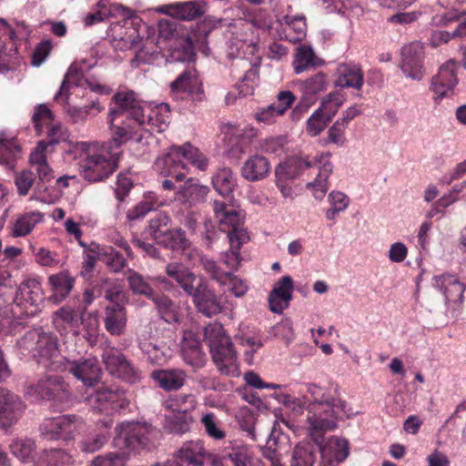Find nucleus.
<instances>
[{
  "label": "nucleus",
  "instance_id": "nucleus-57",
  "mask_svg": "<svg viewBox=\"0 0 466 466\" xmlns=\"http://www.w3.org/2000/svg\"><path fill=\"white\" fill-rule=\"evenodd\" d=\"M327 87L325 75L318 73L314 76L307 79L303 84V91L305 96H314L323 92Z\"/></svg>",
  "mask_w": 466,
  "mask_h": 466
},
{
  "label": "nucleus",
  "instance_id": "nucleus-33",
  "mask_svg": "<svg viewBox=\"0 0 466 466\" xmlns=\"http://www.w3.org/2000/svg\"><path fill=\"white\" fill-rule=\"evenodd\" d=\"M455 70L456 63L452 59L439 67V99L453 95V88L458 83Z\"/></svg>",
  "mask_w": 466,
  "mask_h": 466
},
{
  "label": "nucleus",
  "instance_id": "nucleus-27",
  "mask_svg": "<svg viewBox=\"0 0 466 466\" xmlns=\"http://www.w3.org/2000/svg\"><path fill=\"white\" fill-rule=\"evenodd\" d=\"M48 283L53 291L48 299L55 304H59L72 291L75 285V278L70 276L67 271H61L57 274L50 275Z\"/></svg>",
  "mask_w": 466,
  "mask_h": 466
},
{
  "label": "nucleus",
  "instance_id": "nucleus-54",
  "mask_svg": "<svg viewBox=\"0 0 466 466\" xmlns=\"http://www.w3.org/2000/svg\"><path fill=\"white\" fill-rule=\"evenodd\" d=\"M82 69L79 68L78 66L72 64L65 75L61 86L58 92L55 95L54 99L59 102L63 96H67L71 83L77 85V81L82 76Z\"/></svg>",
  "mask_w": 466,
  "mask_h": 466
},
{
  "label": "nucleus",
  "instance_id": "nucleus-42",
  "mask_svg": "<svg viewBox=\"0 0 466 466\" xmlns=\"http://www.w3.org/2000/svg\"><path fill=\"white\" fill-rule=\"evenodd\" d=\"M72 462V456L62 449L44 450L39 455L36 466H65Z\"/></svg>",
  "mask_w": 466,
  "mask_h": 466
},
{
  "label": "nucleus",
  "instance_id": "nucleus-44",
  "mask_svg": "<svg viewBox=\"0 0 466 466\" xmlns=\"http://www.w3.org/2000/svg\"><path fill=\"white\" fill-rule=\"evenodd\" d=\"M42 219L43 215L40 212H29L22 215L15 223L12 235L15 238L28 235Z\"/></svg>",
  "mask_w": 466,
  "mask_h": 466
},
{
  "label": "nucleus",
  "instance_id": "nucleus-12",
  "mask_svg": "<svg viewBox=\"0 0 466 466\" xmlns=\"http://www.w3.org/2000/svg\"><path fill=\"white\" fill-rule=\"evenodd\" d=\"M35 392L46 400H53L61 407H67L72 402V394L68 385L60 376L50 375L38 380Z\"/></svg>",
  "mask_w": 466,
  "mask_h": 466
},
{
  "label": "nucleus",
  "instance_id": "nucleus-6",
  "mask_svg": "<svg viewBox=\"0 0 466 466\" xmlns=\"http://www.w3.org/2000/svg\"><path fill=\"white\" fill-rule=\"evenodd\" d=\"M204 339L218 371L226 376H238L239 370L236 351L223 326L217 322L207 325L204 328Z\"/></svg>",
  "mask_w": 466,
  "mask_h": 466
},
{
  "label": "nucleus",
  "instance_id": "nucleus-61",
  "mask_svg": "<svg viewBox=\"0 0 466 466\" xmlns=\"http://www.w3.org/2000/svg\"><path fill=\"white\" fill-rule=\"evenodd\" d=\"M263 456L268 459L272 466H280V448L275 438H269L262 451Z\"/></svg>",
  "mask_w": 466,
  "mask_h": 466
},
{
  "label": "nucleus",
  "instance_id": "nucleus-2",
  "mask_svg": "<svg viewBox=\"0 0 466 466\" xmlns=\"http://www.w3.org/2000/svg\"><path fill=\"white\" fill-rule=\"evenodd\" d=\"M171 120L170 106L160 103L151 107L140 100L134 91H120L114 94L107 114V124L116 129H126L127 142L136 139L141 143L145 134L162 133L167 129Z\"/></svg>",
  "mask_w": 466,
  "mask_h": 466
},
{
  "label": "nucleus",
  "instance_id": "nucleus-1",
  "mask_svg": "<svg viewBox=\"0 0 466 466\" xmlns=\"http://www.w3.org/2000/svg\"><path fill=\"white\" fill-rule=\"evenodd\" d=\"M304 388L301 398L279 394L277 399L295 415H301L306 410L308 435L319 441L323 433L338 427L339 420L350 416L347 402L342 400L337 384L306 383Z\"/></svg>",
  "mask_w": 466,
  "mask_h": 466
},
{
  "label": "nucleus",
  "instance_id": "nucleus-45",
  "mask_svg": "<svg viewBox=\"0 0 466 466\" xmlns=\"http://www.w3.org/2000/svg\"><path fill=\"white\" fill-rule=\"evenodd\" d=\"M63 441L73 440L85 428V420L76 414L61 415Z\"/></svg>",
  "mask_w": 466,
  "mask_h": 466
},
{
  "label": "nucleus",
  "instance_id": "nucleus-38",
  "mask_svg": "<svg viewBox=\"0 0 466 466\" xmlns=\"http://www.w3.org/2000/svg\"><path fill=\"white\" fill-rule=\"evenodd\" d=\"M212 185L222 197H231L237 187V178L230 168L223 167L213 176Z\"/></svg>",
  "mask_w": 466,
  "mask_h": 466
},
{
  "label": "nucleus",
  "instance_id": "nucleus-51",
  "mask_svg": "<svg viewBox=\"0 0 466 466\" xmlns=\"http://www.w3.org/2000/svg\"><path fill=\"white\" fill-rule=\"evenodd\" d=\"M169 431L175 434H183L189 431L193 422L191 413L185 411H173L167 419Z\"/></svg>",
  "mask_w": 466,
  "mask_h": 466
},
{
  "label": "nucleus",
  "instance_id": "nucleus-24",
  "mask_svg": "<svg viewBox=\"0 0 466 466\" xmlns=\"http://www.w3.org/2000/svg\"><path fill=\"white\" fill-rule=\"evenodd\" d=\"M150 378L165 391H177L185 385L187 375L181 369H159L153 370Z\"/></svg>",
  "mask_w": 466,
  "mask_h": 466
},
{
  "label": "nucleus",
  "instance_id": "nucleus-39",
  "mask_svg": "<svg viewBox=\"0 0 466 466\" xmlns=\"http://www.w3.org/2000/svg\"><path fill=\"white\" fill-rule=\"evenodd\" d=\"M57 338L52 333H39L34 348V355L48 360L57 356Z\"/></svg>",
  "mask_w": 466,
  "mask_h": 466
},
{
  "label": "nucleus",
  "instance_id": "nucleus-7",
  "mask_svg": "<svg viewBox=\"0 0 466 466\" xmlns=\"http://www.w3.org/2000/svg\"><path fill=\"white\" fill-rule=\"evenodd\" d=\"M183 159H187L200 170H206L208 165V158L189 143L171 147L163 157L157 159L155 165L164 177H172L176 181L181 182L187 174Z\"/></svg>",
  "mask_w": 466,
  "mask_h": 466
},
{
  "label": "nucleus",
  "instance_id": "nucleus-55",
  "mask_svg": "<svg viewBox=\"0 0 466 466\" xmlns=\"http://www.w3.org/2000/svg\"><path fill=\"white\" fill-rule=\"evenodd\" d=\"M199 262L204 270L218 282L221 284H226L228 277H230V272H224L219 268L217 265L216 261L212 258H208L206 255H201L199 258Z\"/></svg>",
  "mask_w": 466,
  "mask_h": 466
},
{
  "label": "nucleus",
  "instance_id": "nucleus-14",
  "mask_svg": "<svg viewBox=\"0 0 466 466\" xmlns=\"http://www.w3.org/2000/svg\"><path fill=\"white\" fill-rule=\"evenodd\" d=\"M323 433L319 441L312 439L316 443L318 453L320 454V466H337L344 461L350 453L349 442L345 439L330 437L324 441Z\"/></svg>",
  "mask_w": 466,
  "mask_h": 466
},
{
  "label": "nucleus",
  "instance_id": "nucleus-50",
  "mask_svg": "<svg viewBox=\"0 0 466 466\" xmlns=\"http://www.w3.org/2000/svg\"><path fill=\"white\" fill-rule=\"evenodd\" d=\"M109 435L105 431H94L87 434L80 443L83 452L93 453L99 451L108 441Z\"/></svg>",
  "mask_w": 466,
  "mask_h": 466
},
{
  "label": "nucleus",
  "instance_id": "nucleus-26",
  "mask_svg": "<svg viewBox=\"0 0 466 466\" xmlns=\"http://www.w3.org/2000/svg\"><path fill=\"white\" fill-rule=\"evenodd\" d=\"M181 355L184 361L194 369H200L206 364V355L201 348V343L191 332L185 334Z\"/></svg>",
  "mask_w": 466,
  "mask_h": 466
},
{
  "label": "nucleus",
  "instance_id": "nucleus-11",
  "mask_svg": "<svg viewBox=\"0 0 466 466\" xmlns=\"http://www.w3.org/2000/svg\"><path fill=\"white\" fill-rule=\"evenodd\" d=\"M32 122L38 136H41L44 133V128H46V138L39 142H44L50 152L53 151L54 146L66 140V133L61 125L54 123V115L46 105L40 104L35 107Z\"/></svg>",
  "mask_w": 466,
  "mask_h": 466
},
{
  "label": "nucleus",
  "instance_id": "nucleus-10",
  "mask_svg": "<svg viewBox=\"0 0 466 466\" xmlns=\"http://www.w3.org/2000/svg\"><path fill=\"white\" fill-rule=\"evenodd\" d=\"M51 366L54 370L67 371L86 387H93L101 379L102 370L98 360L94 357L78 360L61 357L59 360L52 361Z\"/></svg>",
  "mask_w": 466,
  "mask_h": 466
},
{
  "label": "nucleus",
  "instance_id": "nucleus-22",
  "mask_svg": "<svg viewBox=\"0 0 466 466\" xmlns=\"http://www.w3.org/2000/svg\"><path fill=\"white\" fill-rule=\"evenodd\" d=\"M293 280L290 276H283L269 292L268 297L269 309L281 314L289 306L292 299Z\"/></svg>",
  "mask_w": 466,
  "mask_h": 466
},
{
  "label": "nucleus",
  "instance_id": "nucleus-16",
  "mask_svg": "<svg viewBox=\"0 0 466 466\" xmlns=\"http://www.w3.org/2000/svg\"><path fill=\"white\" fill-rule=\"evenodd\" d=\"M400 67L404 75L420 80L424 75V47L420 42H412L401 48Z\"/></svg>",
  "mask_w": 466,
  "mask_h": 466
},
{
  "label": "nucleus",
  "instance_id": "nucleus-28",
  "mask_svg": "<svg viewBox=\"0 0 466 466\" xmlns=\"http://www.w3.org/2000/svg\"><path fill=\"white\" fill-rule=\"evenodd\" d=\"M270 164L267 157L254 155L248 158L241 168L242 177L250 182L264 179L269 173Z\"/></svg>",
  "mask_w": 466,
  "mask_h": 466
},
{
  "label": "nucleus",
  "instance_id": "nucleus-35",
  "mask_svg": "<svg viewBox=\"0 0 466 466\" xmlns=\"http://www.w3.org/2000/svg\"><path fill=\"white\" fill-rule=\"evenodd\" d=\"M222 459L229 461L234 466H250L252 456L249 448L241 442H230L222 451Z\"/></svg>",
  "mask_w": 466,
  "mask_h": 466
},
{
  "label": "nucleus",
  "instance_id": "nucleus-20",
  "mask_svg": "<svg viewBox=\"0 0 466 466\" xmlns=\"http://www.w3.org/2000/svg\"><path fill=\"white\" fill-rule=\"evenodd\" d=\"M439 290L444 298L447 309L453 316L463 301V292L465 290L463 283L460 282L454 275H442L439 278Z\"/></svg>",
  "mask_w": 466,
  "mask_h": 466
},
{
  "label": "nucleus",
  "instance_id": "nucleus-4",
  "mask_svg": "<svg viewBox=\"0 0 466 466\" xmlns=\"http://www.w3.org/2000/svg\"><path fill=\"white\" fill-rule=\"evenodd\" d=\"M111 139L102 147L101 153L87 155L79 163L80 174L89 182H98L108 177L118 167L122 146L127 143V131L123 127L109 126Z\"/></svg>",
  "mask_w": 466,
  "mask_h": 466
},
{
  "label": "nucleus",
  "instance_id": "nucleus-40",
  "mask_svg": "<svg viewBox=\"0 0 466 466\" xmlns=\"http://www.w3.org/2000/svg\"><path fill=\"white\" fill-rule=\"evenodd\" d=\"M198 86V78L195 76V73L190 70H186L182 72L171 84L170 88L172 92H185L188 94H192L197 89V96H198V99L201 100L204 94V90L201 86Z\"/></svg>",
  "mask_w": 466,
  "mask_h": 466
},
{
  "label": "nucleus",
  "instance_id": "nucleus-49",
  "mask_svg": "<svg viewBox=\"0 0 466 466\" xmlns=\"http://www.w3.org/2000/svg\"><path fill=\"white\" fill-rule=\"evenodd\" d=\"M40 437L46 441L63 440L60 417L46 418L39 426Z\"/></svg>",
  "mask_w": 466,
  "mask_h": 466
},
{
  "label": "nucleus",
  "instance_id": "nucleus-43",
  "mask_svg": "<svg viewBox=\"0 0 466 466\" xmlns=\"http://www.w3.org/2000/svg\"><path fill=\"white\" fill-rule=\"evenodd\" d=\"M127 280L130 290L136 295H143L151 299L156 293L145 277L133 269L127 271Z\"/></svg>",
  "mask_w": 466,
  "mask_h": 466
},
{
  "label": "nucleus",
  "instance_id": "nucleus-56",
  "mask_svg": "<svg viewBox=\"0 0 466 466\" xmlns=\"http://www.w3.org/2000/svg\"><path fill=\"white\" fill-rule=\"evenodd\" d=\"M17 287L11 273L5 269H0V297L4 298V302H11L10 297Z\"/></svg>",
  "mask_w": 466,
  "mask_h": 466
},
{
  "label": "nucleus",
  "instance_id": "nucleus-9",
  "mask_svg": "<svg viewBox=\"0 0 466 466\" xmlns=\"http://www.w3.org/2000/svg\"><path fill=\"white\" fill-rule=\"evenodd\" d=\"M146 233L158 245L174 251L189 248L191 242L180 228H172L171 218L163 213L157 214L148 221Z\"/></svg>",
  "mask_w": 466,
  "mask_h": 466
},
{
  "label": "nucleus",
  "instance_id": "nucleus-30",
  "mask_svg": "<svg viewBox=\"0 0 466 466\" xmlns=\"http://www.w3.org/2000/svg\"><path fill=\"white\" fill-rule=\"evenodd\" d=\"M339 76L336 81V86L347 88L352 87L360 90L364 84V74L360 65L342 64L339 69Z\"/></svg>",
  "mask_w": 466,
  "mask_h": 466
},
{
  "label": "nucleus",
  "instance_id": "nucleus-46",
  "mask_svg": "<svg viewBox=\"0 0 466 466\" xmlns=\"http://www.w3.org/2000/svg\"><path fill=\"white\" fill-rule=\"evenodd\" d=\"M106 247L101 246L96 242H91L87 250H84V259L82 262V274L86 275L94 270L97 260L104 261V256L106 254Z\"/></svg>",
  "mask_w": 466,
  "mask_h": 466
},
{
  "label": "nucleus",
  "instance_id": "nucleus-37",
  "mask_svg": "<svg viewBox=\"0 0 466 466\" xmlns=\"http://www.w3.org/2000/svg\"><path fill=\"white\" fill-rule=\"evenodd\" d=\"M170 15L180 20H193L200 17L206 12V4L203 0L176 4L171 7Z\"/></svg>",
  "mask_w": 466,
  "mask_h": 466
},
{
  "label": "nucleus",
  "instance_id": "nucleus-23",
  "mask_svg": "<svg viewBox=\"0 0 466 466\" xmlns=\"http://www.w3.org/2000/svg\"><path fill=\"white\" fill-rule=\"evenodd\" d=\"M207 457H211V454L206 451L201 440L189 441L177 451V460L168 462L167 465L176 463L178 466H183V464L202 466Z\"/></svg>",
  "mask_w": 466,
  "mask_h": 466
},
{
  "label": "nucleus",
  "instance_id": "nucleus-48",
  "mask_svg": "<svg viewBox=\"0 0 466 466\" xmlns=\"http://www.w3.org/2000/svg\"><path fill=\"white\" fill-rule=\"evenodd\" d=\"M36 448L35 441L32 439H16L9 445L10 451L22 461H29Z\"/></svg>",
  "mask_w": 466,
  "mask_h": 466
},
{
  "label": "nucleus",
  "instance_id": "nucleus-31",
  "mask_svg": "<svg viewBox=\"0 0 466 466\" xmlns=\"http://www.w3.org/2000/svg\"><path fill=\"white\" fill-rule=\"evenodd\" d=\"M159 317L165 322L172 324L179 321L177 304L168 296L156 292L151 298Z\"/></svg>",
  "mask_w": 466,
  "mask_h": 466
},
{
  "label": "nucleus",
  "instance_id": "nucleus-41",
  "mask_svg": "<svg viewBox=\"0 0 466 466\" xmlns=\"http://www.w3.org/2000/svg\"><path fill=\"white\" fill-rule=\"evenodd\" d=\"M120 15L124 18H132V24L136 25L135 20H137L138 17L133 16L132 11L129 8H127L121 5L114 4L111 5L109 9L107 10L106 7L104 9L98 10L95 13L88 14L85 18V25L86 26L92 25L96 23L103 21L108 15Z\"/></svg>",
  "mask_w": 466,
  "mask_h": 466
},
{
  "label": "nucleus",
  "instance_id": "nucleus-29",
  "mask_svg": "<svg viewBox=\"0 0 466 466\" xmlns=\"http://www.w3.org/2000/svg\"><path fill=\"white\" fill-rule=\"evenodd\" d=\"M105 328L113 336L124 333L127 326V312L123 305L114 303L105 309Z\"/></svg>",
  "mask_w": 466,
  "mask_h": 466
},
{
  "label": "nucleus",
  "instance_id": "nucleus-5",
  "mask_svg": "<svg viewBox=\"0 0 466 466\" xmlns=\"http://www.w3.org/2000/svg\"><path fill=\"white\" fill-rule=\"evenodd\" d=\"M213 211L230 245L229 250L222 254V262L230 270H237L241 261L240 248L249 239L243 225V218L235 208L218 200L214 201Z\"/></svg>",
  "mask_w": 466,
  "mask_h": 466
},
{
  "label": "nucleus",
  "instance_id": "nucleus-32",
  "mask_svg": "<svg viewBox=\"0 0 466 466\" xmlns=\"http://www.w3.org/2000/svg\"><path fill=\"white\" fill-rule=\"evenodd\" d=\"M280 25H286V38L290 43H298L302 41L306 36L307 24L304 15H285L278 18Z\"/></svg>",
  "mask_w": 466,
  "mask_h": 466
},
{
  "label": "nucleus",
  "instance_id": "nucleus-13",
  "mask_svg": "<svg viewBox=\"0 0 466 466\" xmlns=\"http://www.w3.org/2000/svg\"><path fill=\"white\" fill-rule=\"evenodd\" d=\"M103 361L106 370L114 377L130 384L140 380L138 370L117 349H107L103 353Z\"/></svg>",
  "mask_w": 466,
  "mask_h": 466
},
{
  "label": "nucleus",
  "instance_id": "nucleus-64",
  "mask_svg": "<svg viewBox=\"0 0 466 466\" xmlns=\"http://www.w3.org/2000/svg\"><path fill=\"white\" fill-rule=\"evenodd\" d=\"M346 127L339 120L334 124L328 130V142L337 146H343L346 142L344 136Z\"/></svg>",
  "mask_w": 466,
  "mask_h": 466
},
{
  "label": "nucleus",
  "instance_id": "nucleus-19",
  "mask_svg": "<svg viewBox=\"0 0 466 466\" xmlns=\"http://www.w3.org/2000/svg\"><path fill=\"white\" fill-rule=\"evenodd\" d=\"M137 345L147 361L162 365L171 356V350L166 342L158 340L150 332H143L137 337Z\"/></svg>",
  "mask_w": 466,
  "mask_h": 466
},
{
  "label": "nucleus",
  "instance_id": "nucleus-3",
  "mask_svg": "<svg viewBox=\"0 0 466 466\" xmlns=\"http://www.w3.org/2000/svg\"><path fill=\"white\" fill-rule=\"evenodd\" d=\"M317 167L319 172L314 181L309 182L307 187L312 189L316 199L321 200L328 189V179L333 172L330 154L316 156L312 160L297 158L288 163H280L275 169L276 185L284 198H292V188L287 180L295 178L304 169Z\"/></svg>",
  "mask_w": 466,
  "mask_h": 466
},
{
  "label": "nucleus",
  "instance_id": "nucleus-58",
  "mask_svg": "<svg viewBox=\"0 0 466 466\" xmlns=\"http://www.w3.org/2000/svg\"><path fill=\"white\" fill-rule=\"evenodd\" d=\"M129 458L128 452L122 451L117 452H109L106 457H97L95 460V466H125Z\"/></svg>",
  "mask_w": 466,
  "mask_h": 466
},
{
  "label": "nucleus",
  "instance_id": "nucleus-52",
  "mask_svg": "<svg viewBox=\"0 0 466 466\" xmlns=\"http://www.w3.org/2000/svg\"><path fill=\"white\" fill-rule=\"evenodd\" d=\"M316 56L311 46H300L297 49L294 61V70L296 74H300L309 66H314Z\"/></svg>",
  "mask_w": 466,
  "mask_h": 466
},
{
  "label": "nucleus",
  "instance_id": "nucleus-53",
  "mask_svg": "<svg viewBox=\"0 0 466 466\" xmlns=\"http://www.w3.org/2000/svg\"><path fill=\"white\" fill-rule=\"evenodd\" d=\"M344 102L342 95L338 92L329 94L323 98L318 110L326 116V120L331 121L332 117L337 114L339 108Z\"/></svg>",
  "mask_w": 466,
  "mask_h": 466
},
{
  "label": "nucleus",
  "instance_id": "nucleus-8",
  "mask_svg": "<svg viewBox=\"0 0 466 466\" xmlns=\"http://www.w3.org/2000/svg\"><path fill=\"white\" fill-rule=\"evenodd\" d=\"M115 446L134 452L149 449L158 434L151 424L138 421L122 422L115 428Z\"/></svg>",
  "mask_w": 466,
  "mask_h": 466
},
{
  "label": "nucleus",
  "instance_id": "nucleus-18",
  "mask_svg": "<svg viewBox=\"0 0 466 466\" xmlns=\"http://www.w3.org/2000/svg\"><path fill=\"white\" fill-rule=\"evenodd\" d=\"M10 299L17 307H25L27 304L34 307L35 309L30 311V314H33L45 299L39 280L36 279H25L15 289ZM26 314H29V312L26 311Z\"/></svg>",
  "mask_w": 466,
  "mask_h": 466
},
{
  "label": "nucleus",
  "instance_id": "nucleus-21",
  "mask_svg": "<svg viewBox=\"0 0 466 466\" xmlns=\"http://www.w3.org/2000/svg\"><path fill=\"white\" fill-rule=\"evenodd\" d=\"M192 298L197 309L206 317L211 318L222 311L218 297L202 279L197 283V290Z\"/></svg>",
  "mask_w": 466,
  "mask_h": 466
},
{
  "label": "nucleus",
  "instance_id": "nucleus-60",
  "mask_svg": "<svg viewBox=\"0 0 466 466\" xmlns=\"http://www.w3.org/2000/svg\"><path fill=\"white\" fill-rule=\"evenodd\" d=\"M104 261L115 272L121 271L127 265L126 258L112 247H106Z\"/></svg>",
  "mask_w": 466,
  "mask_h": 466
},
{
  "label": "nucleus",
  "instance_id": "nucleus-59",
  "mask_svg": "<svg viewBox=\"0 0 466 466\" xmlns=\"http://www.w3.org/2000/svg\"><path fill=\"white\" fill-rule=\"evenodd\" d=\"M320 111L315 110L307 121V132L312 137L319 135L325 129L328 123L330 122L326 120V116Z\"/></svg>",
  "mask_w": 466,
  "mask_h": 466
},
{
  "label": "nucleus",
  "instance_id": "nucleus-63",
  "mask_svg": "<svg viewBox=\"0 0 466 466\" xmlns=\"http://www.w3.org/2000/svg\"><path fill=\"white\" fill-rule=\"evenodd\" d=\"M35 179V173L30 170H24L15 177V185L19 195L25 196Z\"/></svg>",
  "mask_w": 466,
  "mask_h": 466
},
{
  "label": "nucleus",
  "instance_id": "nucleus-15",
  "mask_svg": "<svg viewBox=\"0 0 466 466\" xmlns=\"http://www.w3.org/2000/svg\"><path fill=\"white\" fill-rule=\"evenodd\" d=\"M89 405L99 412L117 411L128 405L125 391L117 387H101L88 397Z\"/></svg>",
  "mask_w": 466,
  "mask_h": 466
},
{
  "label": "nucleus",
  "instance_id": "nucleus-34",
  "mask_svg": "<svg viewBox=\"0 0 466 466\" xmlns=\"http://www.w3.org/2000/svg\"><path fill=\"white\" fill-rule=\"evenodd\" d=\"M317 454V446L314 441H300L291 452L290 466H314Z\"/></svg>",
  "mask_w": 466,
  "mask_h": 466
},
{
  "label": "nucleus",
  "instance_id": "nucleus-25",
  "mask_svg": "<svg viewBox=\"0 0 466 466\" xmlns=\"http://www.w3.org/2000/svg\"><path fill=\"white\" fill-rule=\"evenodd\" d=\"M165 271L170 279H174L180 286L187 295L192 297L196 293L197 285L195 283L198 282L199 279L183 264L177 262L168 263L166 266Z\"/></svg>",
  "mask_w": 466,
  "mask_h": 466
},
{
  "label": "nucleus",
  "instance_id": "nucleus-17",
  "mask_svg": "<svg viewBox=\"0 0 466 466\" xmlns=\"http://www.w3.org/2000/svg\"><path fill=\"white\" fill-rule=\"evenodd\" d=\"M25 410L22 399L5 388L0 387V427L11 428L21 418Z\"/></svg>",
  "mask_w": 466,
  "mask_h": 466
},
{
  "label": "nucleus",
  "instance_id": "nucleus-62",
  "mask_svg": "<svg viewBox=\"0 0 466 466\" xmlns=\"http://www.w3.org/2000/svg\"><path fill=\"white\" fill-rule=\"evenodd\" d=\"M201 422L209 437L214 440H222L225 438V431L218 427L213 413L205 414L201 419Z\"/></svg>",
  "mask_w": 466,
  "mask_h": 466
},
{
  "label": "nucleus",
  "instance_id": "nucleus-36",
  "mask_svg": "<svg viewBox=\"0 0 466 466\" xmlns=\"http://www.w3.org/2000/svg\"><path fill=\"white\" fill-rule=\"evenodd\" d=\"M209 192L207 186L199 185L194 178H188L178 188L177 195L185 203L190 206L203 202Z\"/></svg>",
  "mask_w": 466,
  "mask_h": 466
},
{
  "label": "nucleus",
  "instance_id": "nucleus-47",
  "mask_svg": "<svg viewBox=\"0 0 466 466\" xmlns=\"http://www.w3.org/2000/svg\"><path fill=\"white\" fill-rule=\"evenodd\" d=\"M197 406L196 397L193 394H179L169 398L164 407L171 411H185L191 413Z\"/></svg>",
  "mask_w": 466,
  "mask_h": 466
}]
</instances>
